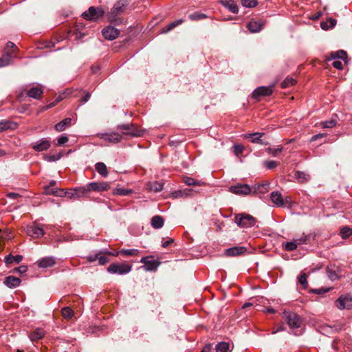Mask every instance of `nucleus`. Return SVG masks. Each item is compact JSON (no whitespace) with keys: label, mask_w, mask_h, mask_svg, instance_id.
<instances>
[{"label":"nucleus","mask_w":352,"mask_h":352,"mask_svg":"<svg viewBox=\"0 0 352 352\" xmlns=\"http://www.w3.org/2000/svg\"><path fill=\"white\" fill-rule=\"evenodd\" d=\"M235 222L241 228H248L254 226L256 220L249 214L241 213L236 214Z\"/></svg>","instance_id":"nucleus-1"},{"label":"nucleus","mask_w":352,"mask_h":352,"mask_svg":"<svg viewBox=\"0 0 352 352\" xmlns=\"http://www.w3.org/2000/svg\"><path fill=\"white\" fill-rule=\"evenodd\" d=\"M117 129L120 131L122 135L130 137H140L143 135V131L138 129L136 126L132 123L122 124L117 126Z\"/></svg>","instance_id":"nucleus-2"},{"label":"nucleus","mask_w":352,"mask_h":352,"mask_svg":"<svg viewBox=\"0 0 352 352\" xmlns=\"http://www.w3.org/2000/svg\"><path fill=\"white\" fill-rule=\"evenodd\" d=\"M129 4V0H118L113 6L111 12L108 14L110 21L116 20V16L122 14Z\"/></svg>","instance_id":"nucleus-3"},{"label":"nucleus","mask_w":352,"mask_h":352,"mask_svg":"<svg viewBox=\"0 0 352 352\" xmlns=\"http://www.w3.org/2000/svg\"><path fill=\"white\" fill-rule=\"evenodd\" d=\"M104 12L100 7H90L87 11L82 13V17L86 20L96 21L104 16Z\"/></svg>","instance_id":"nucleus-4"},{"label":"nucleus","mask_w":352,"mask_h":352,"mask_svg":"<svg viewBox=\"0 0 352 352\" xmlns=\"http://www.w3.org/2000/svg\"><path fill=\"white\" fill-rule=\"evenodd\" d=\"M132 266L126 263H111L107 268V272L111 274L123 275L131 272Z\"/></svg>","instance_id":"nucleus-5"},{"label":"nucleus","mask_w":352,"mask_h":352,"mask_svg":"<svg viewBox=\"0 0 352 352\" xmlns=\"http://www.w3.org/2000/svg\"><path fill=\"white\" fill-rule=\"evenodd\" d=\"M283 315L291 329H294L300 327L302 320L300 317L296 314L285 311Z\"/></svg>","instance_id":"nucleus-6"},{"label":"nucleus","mask_w":352,"mask_h":352,"mask_svg":"<svg viewBox=\"0 0 352 352\" xmlns=\"http://www.w3.org/2000/svg\"><path fill=\"white\" fill-rule=\"evenodd\" d=\"M251 186L245 184L238 183L229 187V192L237 195L245 196L252 193Z\"/></svg>","instance_id":"nucleus-7"},{"label":"nucleus","mask_w":352,"mask_h":352,"mask_svg":"<svg viewBox=\"0 0 352 352\" xmlns=\"http://www.w3.org/2000/svg\"><path fill=\"white\" fill-rule=\"evenodd\" d=\"M96 136L110 143L116 144L122 140V135L116 132L99 133Z\"/></svg>","instance_id":"nucleus-8"},{"label":"nucleus","mask_w":352,"mask_h":352,"mask_svg":"<svg viewBox=\"0 0 352 352\" xmlns=\"http://www.w3.org/2000/svg\"><path fill=\"white\" fill-rule=\"evenodd\" d=\"M336 303L339 309H352V296L350 295L341 296Z\"/></svg>","instance_id":"nucleus-9"},{"label":"nucleus","mask_w":352,"mask_h":352,"mask_svg":"<svg viewBox=\"0 0 352 352\" xmlns=\"http://www.w3.org/2000/svg\"><path fill=\"white\" fill-rule=\"evenodd\" d=\"M90 192H103L107 191L110 188V184L107 182H90L88 184Z\"/></svg>","instance_id":"nucleus-10"},{"label":"nucleus","mask_w":352,"mask_h":352,"mask_svg":"<svg viewBox=\"0 0 352 352\" xmlns=\"http://www.w3.org/2000/svg\"><path fill=\"white\" fill-rule=\"evenodd\" d=\"M26 232L29 236L34 238H40L45 234L43 228L37 225L27 226Z\"/></svg>","instance_id":"nucleus-11"},{"label":"nucleus","mask_w":352,"mask_h":352,"mask_svg":"<svg viewBox=\"0 0 352 352\" xmlns=\"http://www.w3.org/2000/svg\"><path fill=\"white\" fill-rule=\"evenodd\" d=\"M265 135L264 133H246L243 135L245 138H250V141L254 144H260L262 145H267L268 142L264 141L262 138Z\"/></svg>","instance_id":"nucleus-12"},{"label":"nucleus","mask_w":352,"mask_h":352,"mask_svg":"<svg viewBox=\"0 0 352 352\" xmlns=\"http://www.w3.org/2000/svg\"><path fill=\"white\" fill-rule=\"evenodd\" d=\"M102 33L106 39L112 41L118 36L120 32L116 28L110 25L104 28Z\"/></svg>","instance_id":"nucleus-13"},{"label":"nucleus","mask_w":352,"mask_h":352,"mask_svg":"<svg viewBox=\"0 0 352 352\" xmlns=\"http://www.w3.org/2000/svg\"><path fill=\"white\" fill-rule=\"evenodd\" d=\"M272 94V88L271 87H259L252 92V97L258 99L260 96H267Z\"/></svg>","instance_id":"nucleus-14"},{"label":"nucleus","mask_w":352,"mask_h":352,"mask_svg":"<svg viewBox=\"0 0 352 352\" xmlns=\"http://www.w3.org/2000/svg\"><path fill=\"white\" fill-rule=\"evenodd\" d=\"M50 146V141L46 138H42L33 144L32 148L37 152H41L47 150Z\"/></svg>","instance_id":"nucleus-15"},{"label":"nucleus","mask_w":352,"mask_h":352,"mask_svg":"<svg viewBox=\"0 0 352 352\" xmlns=\"http://www.w3.org/2000/svg\"><path fill=\"white\" fill-rule=\"evenodd\" d=\"M288 197H286L284 199L282 197V195L278 191H274L271 193V200L278 207H283L285 206V203L288 201Z\"/></svg>","instance_id":"nucleus-16"},{"label":"nucleus","mask_w":352,"mask_h":352,"mask_svg":"<svg viewBox=\"0 0 352 352\" xmlns=\"http://www.w3.org/2000/svg\"><path fill=\"white\" fill-rule=\"evenodd\" d=\"M247 248L244 246H235L228 248L225 250V255L227 256H237L244 254Z\"/></svg>","instance_id":"nucleus-17"},{"label":"nucleus","mask_w":352,"mask_h":352,"mask_svg":"<svg viewBox=\"0 0 352 352\" xmlns=\"http://www.w3.org/2000/svg\"><path fill=\"white\" fill-rule=\"evenodd\" d=\"M36 263L40 268H47L54 265L56 260L53 256H46L38 260Z\"/></svg>","instance_id":"nucleus-18"},{"label":"nucleus","mask_w":352,"mask_h":352,"mask_svg":"<svg viewBox=\"0 0 352 352\" xmlns=\"http://www.w3.org/2000/svg\"><path fill=\"white\" fill-rule=\"evenodd\" d=\"M264 23L261 21H251L248 25L247 28L250 32L256 33L260 32L263 28Z\"/></svg>","instance_id":"nucleus-19"},{"label":"nucleus","mask_w":352,"mask_h":352,"mask_svg":"<svg viewBox=\"0 0 352 352\" xmlns=\"http://www.w3.org/2000/svg\"><path fill=\"white\" fill-rule=\"evenodd\" d=\"M3 283L9 288H16L21 283V279L14 276H8L5 278Z\"/></svg>","instance_id":"nucleus-20"},{"label":"nucleus","mask_w":352,"mask_h":352,"mask_svg":"<svg viewBox=\"0 0 352 352\" xmlns=\"http://www.w3.org/2000/svg\"><path fill=\"white\" fill-rule=\"evenodd\" d=\"M141 263L144 264V268L146 271H154L156 270L158 264L155 260H148L147 257L142 258Z\"/></svg>","instance_id":"nucleus-21"},{"label":"nucleus","mask_w":352,"mask_h":352,"mask_svg":"<svg viewBox=\"0 0 352 352\" xmlns=\"http://www.w3.org/2000/svg\"><path fill=\"white\" fill-rule=\"evenodd\" d=\"M329 58L331 60H342L344 63H347V54L344 50H338L337 52H333L330 54Z\"/></svg>","instance_id":"nucleus-22"},{"label":"nucleus","mask_w":352,"mask_h":352,"mask_svg":"<svg viewBox=\"0 0 352 352\" xmlns=\"http://www.w3.org/2000/svg\"><path fill=\"white\" fill-rule=\"evenodd\" d=\"M219 3L232 13H237L239 11L237 5L232 0H221L219 1Z\"/></svg>","instance_id":"nucleus-23"},{"label":"nucleus","mask_w":352,"mask_h":352,"mask_svg":"<svg viewBox=\"0 0 352 352\" xmlns=\"http://www.w3.org/2000/svg\"><path fill=\"white\" fill-rule=\"evenodd\" d=\"M268 183L260 184L251 186V192L253 194L262 193L264 194L268 190Z\"/></svg>","instance_id":"nucleus-24"},{"label":"nucleus","mask_w":352,"mask_h":352,"mask_svg":"<svg viewBox=\"0 0 352 352\" xmlns=\"http://www.w3.org/2000/svg\"><path fill=\"white\" fill-rule=\"evenodd\" d=\"M45 334V331L43 329L38 328L29 334V338L32 342H34L43 338Z\"/></svg>","instance_id":"nucleus-25"},{"label":"nucleus","mask_w":352,"mask_h":352,"mask_svg":"<svg viewBox=\"0 0 352 352\" xmlns=\"http://www.w3.org/2000/svg\"><path fill=\"white\" fill-rule=\"evenodd\" d=\"M17 127V124L9 120L0 121V131H3L8 129L14 130Z\"/></svg>","instance_id":"nucleus-26"},{"label":"nucleus","mask_w":352,"mask_h":352,"mask_svg":"<svg viewBox=\"0 0 352 352\" xmlns=\"http://www.w3.org/2000/svg\"><path fill=\"white\" fill-rule=\"evenodd\" d=\"M72 123V119L69 118H65L63 120L60 121V122L57 123L54 128L55 129L58 131H64L67 127L71 125Z\"/></svg>","instance_id":"nucleus-27"},{"label":"nucleus","mask_w":352,"mask_h":352,"mask_svg":"<svg viewBox=\"0 0 352 352\" xmlns=\"http://www.w3.org/2000/svg\"><path fill=\"white\" fill-rule=\"evenodd\" d=\"M294 177L300 183L307 182L310 179V175L309 174L300 170L296 171Z\"/></svg>","instance_id":"nucleus-28"},{"label":"nucleus","mask_w":352,"mask_h":352,"mask_svg":"<svg viewBox=\"0 0 352 352\" xmlns=\"http://www.w3.org/2000/svg\"><path fill=\"white\" fill-rule=\"evenodd\" d=\"M74 190L76 192V199H78L82 196H87L90 192L89 184L76 188Z\"/></svg>","instance_id":"nucleus-29"},{"label":"nucleus","mask_w":352,"mask_h":352,"mask_svg":"<svg viewBox=\"0 0 352 352\" xmlns=\"http://www.w3.org/2000/svg\"><path fill=\"white\" fill-rule=\"evenodd\" d=\"M74 190L76 192V199H78L82 196H87L90 192L89 184L76 188Z\"/></svg>","instance_id":"nucleus-30"},{"label":"nucleus","mask_w":352,"mask_h":352,"mask_svg":"<svg viewBox=\"0 0 352 352\" xmlns=\"http://www.w3.org/2000/svg\"><path fill=\"white\" fill-rule=\"evenodd\" d=\"M164 219L160 215H155L153 217L151 221L152 227L155 229L162 228L164 226Z\"/></svg>","instance_id":"nucleus-31"},{"label":"nucleus","mask_w":352,"mask_h":352,"mask_svg":"<svg viewBox=\"0 0 352 352\" xmlns=\"http://www.w3.org/2000/svg\"><path fill=\"white\" fill-rule=\"evenodd\" d=\"M43 90L41 88L38 87H32L30 90H28L27 94L29 97L38 99L42 95Z\"/></svg>","instance_id":"nucleus-32"},{"label":"nucleus","mask_w":352,"mask_h":352,"mask_svg":"<svg viewBox=\"0 0 352 352\" xmlns=\"http://www.w3.org/2000/svg\"><path fill=\"white\" fill-rule=\"evenodd\" d=\"M96 170L102 177H107L108 175L107 168L103 162H98L95 165Z\"/></svg>","instance_id":"nucleus-33"},{"label":"nucleus","mask_w":352,"mask_h":352,"mask_svg":"<svg viewBox=\"0 0 352 352\" xmlns=\"http://www.w3.org/2000/svg\"><path fill=\"white\" fill-rule=\"evenodd\" d=\"M309 239L310 235L304 234L299 237H295L293 239L298 247L302 244H307L309 241Z\"/></svg>","instance_id":"nucleus-34"},{"label":"nucleus","mask_w":352,"mask_h":352,"mask_svg":"<svg viewBox=\"0 0 352 352\" xmlns=\"http://www.w3.org/2000/svg\"><path fill=\"white\" fill-rule=\"evenodd\" d=\"M23 259V256L21 255L12 256V254H9L8 256L5 257V263L6 264H11L12 263H19Z\"/></svg>","instance_id":"nucleus-35"},{"label":"nucleus","mask_w":352,"mask_h":352,"mask_svg":"<svg viewBox=\"0 0 352 352\" xmlns=\"http://www.w3.org/2000/svg\"><path fill=\"white\" fill-rule=\"evenodd\" d=\"M147 187L151 191L157 192L163 189V184L158 182H149Z\"/></svg>","instance_id":"nucleus-36"},{"label":"nucleus","mask_w":352,"mask_h":352,"mask_svg":"<svg viewBox=\"0 0 352 352\" xmlns=\"http://www.w3.org/2000/svg\"><path fill=\"white\" fill-rule=\"evenodd\" d=\"M183 22H184V21L182 19L176 20V21L170 23V24H168L165 28H164L162 29V33H167L168 32L172 30L173 28L177 27V25L182 24Z\"/></svg>","instance_id":"nucleus-37"},{"label":"nucleus","mask_w":352,"mask_h":352,"mask_svg":"<svg viewBox=\"0 0 352 352\" xmlns=\"http://www.w3.org/2000/svg\"><path fill=\"white\" fill-rule=\"evenodd\" d=\"M215 349L217 352H230L229 343L225 342L218 343Z\"/></svg>","instance_id":"nucleus-38"},{"label":"nucleus","mask_w":352,"mask_h":352,"mask_svg":"<svg viewBox=\"0 0 352 352\" xmlns=\"http://www.w3.org/2000/svg\"><path fill=\"white\" fill-rule=\"evenodd\" d=\"M139 253V250L137 249L126 250L122 249L120 251L116 252V255L122 254L124 256H136Z\"/></svg>","instance_id":"nucleus-39"},{"label":"nucleus","mask_w":352,"mask_h":352,"mask_svg":"<svg viewBox=\"0 0 352 352\" xmlns=\"http://www.w3.org/2000/svg\"><path fill=\"white\" fill-rule=\"evenodd\" d=\"M61 314L65 319H71L74 316V311L69 307H65L61 310Z\"/></svg>","instance_id":"nucleus-40"},{"label":"nucleus","mask_w":352,"mask_h":352,"mask_svg":"<svg viewBox=\"0 0 352 352\" xmlns=\"http://www.w3.org/2000/svg\"><path fill=\"white\" fill-rule=\"evenodd\" d=\"M336 24V20L329 18L327 21L322 22L320 26L323 30H328L329 28H333Z\"/></svg>","instance_id":"nucleus-41"},{"label":"nucleus","mask_w":352,"mask_h":352,"mask_svg":"<svg viewBox=\"0 0 352 352\" xmlns=\"http://www.w3.org/2000/svg\"><path fill=\"white\" fill-rule=\"evenodd\" d=\"M283 151V147L282 146H278L277 148L268 147L266 148V151L273 157H277Z\"/></svg>","instance_id":"nucleus-42"},{"label":"nucleus","mask_w":352,"mask_h":352,"mask_svg":"<svg viewBox=\"0 0 352 352\" xmlns=\"http://www.w3.org/2000/svg\"><path fill=\"white\" fill-rule=\"evenodd\" d=\"M11 56L12 54L8 52L0 58V67L7 66L10 64Z\"/></svg>","instance_id":"nucleus-43"},{"label":"nucleus","mask_w":352,"mask_h":352,"mask_svg":"<svg viewBox=\"0 0 352 352\" xmlns=\"http://www.w3.org/2000/svg\"><path fill=\"white\" fill-rule=\"evenodd\" d=\"M132 192L131 190L126 189V188H116L113 189V194L116 195H121V196H126Z\"/></svg>","instance_id":"nucleus-44"},{"label":"nucleus","mask_w":352,"mask_h":352,"mask_svg":"<svg viewBox=\"0 0 352 352\" xmlns=\"http://www.w3.org/2000/svg\"><path fill=\"white\" fill-rule=\"evenodd\" d=\"M307 278V275L305 273L301 274L298 277V283L301 285L303 289H307L308 287Z\"/></svg>","instance_id":"nucleus-45"},{"label":"nucleus","mask_w":352,"mask_h":352,"mask_svg":"<svg viewBox=\"0 0 352 352\" xmlns=\"http://www.w3.org/2000/svg\"><path fill=\"white\" fill-rule=\"evenodd\" d=\"M297 248H298V246L293 239H292V241L286 242L284 244V248L287 251H289V252L294 251V250H296Z\"/></svg>","instance_id":"nucleus-46"},{"label":"nucleus","mask_w":352,"mask_h":352,"mask_svg":"<svg viewBox=\"0 0 352 352\" xmlns=\"http://www.w3.org/2000/svg\"><path fill=\"white\" fill-rule=\"evenodd\" d=\"M296 80L292 78H286L282 82H281V87L282 88H287L289 87L296 83Z\"/></svg>","instance_id":"nucleus-47"},{"label":"nucleus","mask_w":352,"mask_h":352,"mask_svg":"<svg viewBox=\"0 0 352 352\" xmlns=\"http://www.w3.org/2000/svg\"><path fill=\"white\" fill-rule=\"evenodd\" d=\"M352 234V229L349 227H344L340 230V235L342 239H347Z\"/></svg>","instance_id":"nucleus-48"},{"label":"nucleus","mask_w":352,"mask_h":352,"mask_svg":"<svg viewBox=\"0 0 352 352\" xmlns=\"http://www.w3.org/2000/svg\"><path fill=\"white\" fill-rule=\"evenodd\" d=\"M184 182L188 186H196L199 185L200 182L195 180L194 178L190 177H184Z\"/></svg>","instance_id":"nucleus-49"},{"label":"nucleus","mask_w":352,"mask_h":352,"mask_svg":"<svg viewBox=\"0 0 352 352\" xmlns=\"http://www.w3.org/2000/svg\"><path fill=\"white\" fill-rule=\"evenodd\" d=\"M63 157V154L61 153H57L56 155H50L45 156V160L47 162H55L59 160Z\"/></svg>","instance_id":"nucleus-50"},{"label":"nucleus","mask_w":352,"mask_h":352,"mask_svg":"<svg viewBox=\"0 0 352 352\" xmlns=\"http://www.w3.org/2000/svg\"><path fill=\"white\" fill-rule=\"evenodd\" d=\"M188 17L190 19L195 21V20H201V19H205L206 17V16L204 14L195 12V13L190 14Z\"/></svg>","instance_id":"nucleus-51"},{"label":"nucleus","mask_w":352,"mask_h":352,"mask_svg":"<svg viewBox=\"0 0 352 352\" xmlns=\"http://www.w3.org/2000/svg\"><path fill=\"white\" fill-rule=\"evenodd\" d=\"M241 3L246 8H254L257 4L255 0H241Z\"/></svg>","instance_id":"nucleus-52"},{"label":"nucleus","mask_w":352,"mask_h":352,"mask_svg":"<svg viewBox=\"0 0 352 352\" xmlns=\"http://www.w3.org/2000/svg\"><path fill=\"white\" fill-rule=\"evenodd\" d=\"M321 125L323 128H333L336 125V121L334 120L324 121L321 123Z\"/></svg>","instance_id":"nucleus-53"},{"label":"nucleus","mask_w":352,"mask_h":352,"mask_svg":"<svg viewBox=\"0 0 352 352\" xmlns=\"http://www.w3.org/2000/svg\"><path fill=\"white\" fill-rule=\"evenodd\" d=\"M243 146L241 144H234V153L236 156L241 155L243 151Z\"/></svg>","instance_id":"nucleus-54"},{"label":"nucleus","mask_w":352,"mask_h":352,"mask_svg":"<svg viewBox=\"0 0 352 352\" xmlns=\"http://www.w3.org/2000/svg\"><path fill=\"white\" fill-rule=\"evenodd\" d=\"M69 141V138L66 135H61L57 140V146H62Z\"/></svg>","instance_id":"nucleus-55"},{"label":"nucleus","mask_w":352,"mask_h":352,"mask_svg":"<svg viewBox=\"0 0 352 352\" xmlns=\"http://www.w3.org/2000/svg\"><path fill=\"white\" fill-rule=\"evenodd\" d=\"M98 261L100 265H103L109 262V258L101 254H98Z\"/></svg>","instance_id":"nucleus-56"},{"label":"nucleus","mask_w":352,"mask_h":352,"mask_svg":"<svg viewBox=\"0 0 352 352\" xmlns=\"http://www.w3.org/2000/svg\"><path fill=\"white\" fill-rule=\"evenodd\" d=\"M265 164L268 169H273L277 166L278 163L276 161L270 160L265 162Z\"/></svg>","instance_id":"nucleus-57"},{"label":"nucleus","mask_w":352,"mask_h":352,"mask_svg":"<svg viewBox=\"0 0 352 352\" xmlns=\"http://www.w3.org/2000/svg\"><path fill=\"white\" fill-rule=\"evenodd\" d=\"M332 65L338 69H342V65H343L342 61V60L335 59V60H333V61L332 63Z\"/></svg>","instance_id":"nucleus-58"},{"label":"nucleus","mask_w":352,"mask_h":352,"mask_svg":"<svg viewBox=\"0 0 352 352\" xmlns=\"http://www.w3.org/2000/svg\"><path fill=\"white\" fill-rule=\"evenodd\" d=\"M65 197L69 198V199H76V192L75 190L73 189L70 191L65 192Z\"/></svg>","instance_id":"nucleus-59"},{"label":"nucleus","mask_w":352,"mask_h":352,"mask_svg":"<svg viewBox=\"0 0 352 352\" xmlns=\"http://www.w3.org/2000/svg\"><path fill=\"white\" fill-rule=\"evenodd\" d=\"M328 276L329 278L332 280L338 278V275L334 271L328 270Z\"/></svg>","instance_id":"nucleus-60"},{"label":"nucleus","mask_w":352,"mask_h":352,"mask_svg":"<svg viewBox=\"0 0 352 352\" xmlns=\"http://www.w3.org/2000/svg\"><path fill=\"white\" fill-rule=\"evenodd\" d=\"M65 192L63 190L60 189L56 191H52L51 193L58 197H65Z\"/></svg>","instance_id":"nucleus-61"},{"label":"nucleus","mask_w":352,"mask_h":352,"mask_svg":"<svg viewBox=\"0 0 352 352\" xmlns=\"http://www.w3.org/2000/svg\"><path fill=\"white\" fill-rule=\"evenodd\" d=\"M326 136V134L325 133H319V134H317V135H313L311 138V141L314 142V141H316L319 138H324Z\"/></svg>","instance_id":"nucleus-62"},{"label":"nucleus","mask_w":352,"mask_h":352,"mask_svg":"<svg viewBox=\"0 0 352 352\" xmlns=\"http://www.w3.org/2000/svg\"><path fill=\"white\" fill-rule=\"evenodd\" d=\"M28 268L25 265L20 266L16 268V271H17L20 274H23L27 271Z\"/></svg>","instance_id":"nucleus-63"},{"label":"nucleus","mask_w":352,"mask_h":352,"mask_svg":"<svg viewBox=\"0 0 352 352\" xmlns=\"http://www.w3.org/2000/svg\"><path fill=\"white\" fill-rule=\"evenodd\" d=\"M212 349V344H207L202 349L201 352H210Z\"/></svg>","instance_id":"nucleus-64"}]
</instances>
